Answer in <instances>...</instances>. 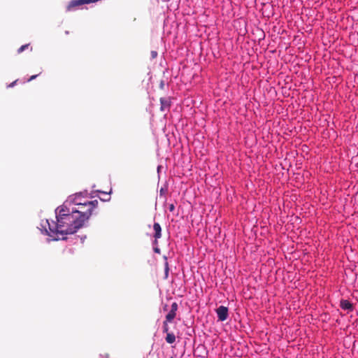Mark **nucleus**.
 <instances>
[{
	"mask_svg": "<svg viewBox=\"0 0 358 358\" xmlns=\"http://www.w3.org/2000/svg\"><path fill=\"white\" fill-rule=\"evenodd\" d=\"M70 206L63 203L55 209L56 222H49L48 220L45 223H41L45 234L54 241L65 240L66 235L76 233L84 224L79 218L71 212Z\"/></svg>",
	"mask_w": 358,
	"mask_h": 358,
	"instance_id": "f257e3e1",
	"label": "nucleus"
},
{
	"mask_svg": "<svg viewBox=\"0 0 358 358\" xmlns=\"http://www.w3.org/2000/svg\"><path fill=\"white\" fill-rule=\"evenodd\" d=\"M97 206L98 201L93 200L91 201H83V203L77 207H71V209L72 210L71 212L74 213L84 224L92 215L93 211L96 208Z\"/></svg>",
	"mask_w": 358,
	"mask_h": 358,
	"instance_id": "f03ea898",
	"label": "nucleus"
},
{
	"mask_svg": "<svg viewBox=\"0 0 358 358\" xmlns=\"http://www.w3.org/2000/svg\"><path fill=\"white\" fill-rule=\"evenodd\" d=\"M87 196V191L78 192L73 195L69 196L68 199L64 203H66L67 206L71 207V205H74V206H76V207H77L79 205L83 203V201H84L83 199Z\"/></svg>",
	"mask_w": 358,
	"mask_h": 358,
	"instance_id": "7ed1b4c3",
	"label": "nucleus"
},
{
	"mask_svg": "<svg viewBox=\"0 0 358 358\" xmlns=\"http://www.w3.org/2000/svg\"><path fill=\"white\" fill-rule=\"evenodd\" d=\"M153 231H154L153 237H154L155 240L152 242V245H155V247H154L153 250L155 253L159 254L160 249L157 247V245H158V240L159 238H161V237H162V227L158 222L154 223Z\"/></svg>",
	"mask_w": 358,
	"mask_h": 358,
	"instance_id": "20e7f679",
	"label": "nucleus"
},
{
	"mask_svg": "<svg viewBox=\"0 0 358 358\" xmlns=\"http://www.w3.org/2000/svg\"><path fill=\"white\" fill-rule=\"evenodd\" d=\"M216 313L220 321H225L229 316L228 308L224 306H220L216 309Z\"/></svg>",
	"mask_w": 358,
	"mask_h": 358,
	"instance_id": "39448f33",
	"label": "nucleus"
},
{
	"mask_svg": "<svg viewBox=\"0 0 358 358\" xmlns=\"http://www.w3.org/2000/svg\"><path fill=\"white\" fill-rule=\"evenodd\" d=\"M171 103L172 98L170 96L160 98V110L162 112L169 111Z\"/></svg>",
	"mask_w": 358,
	"mask_h": 358,
	"instance_id": "423d86ee",
	"label": "nucleus"
},
{
	"mask_svg": "<svg viewBox=\"0 0 358 358\" xmlns=\"http://www.w3.org/2000/svg\"><path fill=\"white\" fill-rule=\"evenodd\" d=\"M178 309V305L176 302H173L171 304V310L169 311L167 315H166V319L167 322H173V320L176 317L177 311Z\"/></svg>",
	"mask_w": 358,
	"mask_h": 358,
	"instance_id": "0eeeda50",
	"label": "nucleus"
},
{
	"mask_svg": "<svg viewBox=\"0 0 358 358\" xmlns=\"http://www.w3.org/2000/svg\"><path fill=\"white\" fill-rule=\"evenodd\" d=\"M340 307L344 310L352 312L354 310L353 304L348 300L341 299L340 301Z\"/></svg>",
	"mask_w": 358,
	"mask_h": 358,
	"instance_id": "6e6552de",
	"label": "nucleus"
},
{
	"mask_svg": "<svg viewBox=\"0 0 358 358\" xmlns=\"http://www.w3.org/2000/svg\"><path fill=\"white\" fill-rule=\"evenodd\" d=\"M163 258L164 259V278L167 279L169 278V265L167 257L164 256Z\"/></svg>",
	"mask_w": 358,
	"mask_h": 358,
	"instance_id": "1a4fd4ad",
	"label": "nucleus"
},
{
	"mask_svg": "<svg viewBox=\"0 0 358 358\" xmlns=\"http://www.w3.org/2000/svg\"><path fill=\"white\" fill-rule=\"evenodd\" d=\"M165 340L167 343L173 344L176 342V337L173 333L171 332L166 335Z\"/></svg>",
	"mask_w": 358,
	"mask_h": 358,
	"instance_id": "9d476101",
	"label": "nucleus"
},
{
	"mask_svg": "<svg viewBox=\"0 0 358 358\" xmlns=\"http://www.w3.org/2000/svg\"><path fill=\"white\" fill-rule=\"evenodd\" d=\"M171 322H167L166 320H165L164 322H163V325H162V329H163V332L166 334L171 333V331H169V323H171Z\"/></svg>",
	"mask_w": 358,
	"mask_h": 358,
	"instance_id": "9b49d317",
	"label": "nucleus"
},
{
	"mask_svg": "<svg viewBox=\"0 0 358 358\" xmlns=\"http://www.w3.org/2000/svg\"><path fill=\"white\" fill-rule=\"evenodd\" d=\"M98 192L103 194V197L99 196L101 201H106L110 200V194L108 193L102 191H98Z\"/></svg>",
	"mask_w": 358,
	"mask_h": 358,
	"instance_id": "f8f14e48",
	"label": "nucleus"
},
{
	"mask_svg": "<svg viewBox=\"0 0 358 358\" xmlns=\"http://www.w3.org/2000/svg\"><path fill=\"white\" fill-rule=\"evenodd\" d=\"M30 45L29 44H25V45H22V46H20L18 49H17V53L18 54H20L22 53L23 51H24L25 50L28 49L29 48Z\"/></svg>",
	"mask_w": 358,
	"mask_h": 358,
	"instance_id": "ddd939ff",
	"label": "nucleus"
},
{
	"mask_svg": "<svg viewBox=\"0 0 358 358\" xmlns=\"http://www.w3.org/2000/svg\"><path fill=\"white\" fill-rule=\"evenodd\" d=\"M38 76V74L31 76L29 78L27 79L26 80H24L22 83H25L30 82V81L34 80L35 78H36Z\"/></svg>",
	"mask_w": 358,
	"mask_h": 358,
	"instance_id": "4468645a",
	"label": "nucleus"
},
{
	"mask_svg": "<svg viewBox=\"0 0 358 358\" xmlns=\"http://www.w3.org/2000/svg\"><path fill=\"white\" fill-rule=\"evenodd\" d=\"M19 82V80L17 79L14 80L13 82L10 83L9 85H7L8 88L13 87L17 83Z\"/></svg>",
	"mask_w": 358,
	"mask_h": 358,
	"instance_id": "2eb2a0df",
	"label": "nucleus"
},
{
	"mask_svg": "<svg viewBox=\"0 0 358 358\" xmlns=\"http://www.w3.org/2000/svg\"><path fill=\"white\" fill-rule=\"evenodd\" d=\"M152 58H155L157 56V52L156 51L151 52Z\"/></svg>",
	"mask_w": 358,
	"mask_h": 358,
	"instance_id": "dca6fc26",
	"label": "nucleus"
},
{
	"mask_svg": "<svg viewBox=\"0 0 358 358\" xmlns=\"http://www.w3.org/2000/svg\"><path fill=\"white\" fill-rule=\"evenodd\" d=\"M169 209L171 212L173 211L175 209V206L173 204H170L169 206Z\"/></svg>",
	"mask_w": 358,
	"mask_h": 358,
	"instance_id": "f3484780",
	"label": "nucleus"
},
{
	"mask_svg": "<svg viewBox=\"0 0 358 358\" xmlns=\"http://www.w3.org/2000/svg\"><path fill=\"white\" fill-rule=\"evenodd\" d=\"M164 2H169L170 0H162Z\"/></svg>",
	"mask_w": 358,
	"mask_h": 358,
	"instance_id": "a211bd4d",
	"label": "nucleus"
},
{
	"mask_svg": "<svg viewBox=\"0 0 358 358\" xmlns=\"http://www.w3.org/2000/svg\"><path fill=\"white\" fill-rule=\"evenodd\" d=\"M171 358H173V357H171Z\"/></svg>",
	"mask_w": 358,
	"mask_h": 358,
	"instance_id": "6ab92c4d",
	"label": "nucleus"
}]
</instances>
